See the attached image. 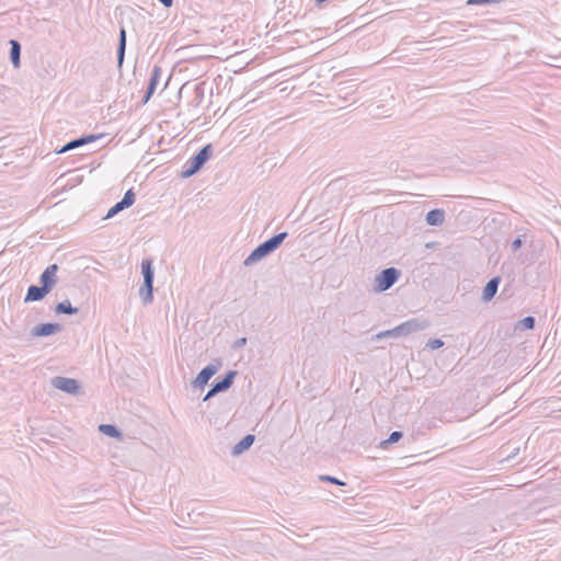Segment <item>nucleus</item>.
Returning a JSON list of instances; mask_svg holds the SVG:
<instances>
[{
	"instance_id": "obj_1",
	"label": "nucleus",
	"mask_w": 561,
	"mask_h": 561,
	"mask_svg": "<svg viewBox=\"0 0 561 561\" xmlns=\"http://www.w3.org/2000/svg\"><path fill=\"white\" fill-rule=\"evenodd\" d=\"M288 233L286 231L279 232L264 242L260 243L252 252L247 256L243 261L244 266H251L264 257L268 256L276 249L280 247L284 240L287 238Z\"/></svg>"
},
{
	"instance_id": "obj_2",
	"label": "nucleus",
	"mask_w": 561,
	"mask_h": 561,
	"mask_svg": "<svg viewBox=\"0 0 561 561\" xmlns=\"http://www.w3.org/2000/svg\"><path fill=\"white\" fill-rule=\"evenodd\" d=\"M141 274L144 277V283L139 288V297L144 305H149L153 301L154 268L152 259H142Z\"/></svg>"
},
{
	"instance_id": "obj_3",
	"label": "nucleus",
	"mask_w": 561,
	"mask_h": 561,
	"mask_svg": "<svg viewBox=\"0 0 561 561\" xmlns=\"http://www.w3.org/2000/svg\"><path fill=\"white\" fill-rule=\"evenodd\" d=\"M213 153V147L210 144L204 146L196 154L191 157L185 164L183 165V170L180 173L182 179H188L196 174L204 164L209 160Z\"/></svg>"
},
{
	"instance_id": "obj_4",
	"label": "nucleus",
	"mask_w": 561,
	"mask_h": 561,
	"mask_svg": "<svg viewBox=\"0 0 561 561\" xmlns=\"http://www.w3.org/2000/svg\"><path fill=\"white\" fill-rule=\"evenodd\" d=\"M400 275H401V272L396 267H388V268L382 270L376 276L375 290L377 293H382V291L390 289L397 283Z\"/></svg>"
},
{
	"instance_id": "obj_5",
	"label": "nucleus",
	"mask_w": 561,
	"mask_h": 561,
	"mask_svg": "<svg viewBox=\"0 0 561 561\" xmlns=\"http://www.w3.org/2000/svg\"><path fill=\"white\" fill-rule=\"evenodd\" d=\"M221 363L216 362L215 364H208L205 366L196 376V378L192 381V386L194 388L203 389L210 378L218 371L220 368Z\"/></svg>"
},
{
	"instance_id": "obj_6",
	"label": "nucleus",
	"mask_w": 561,
	"mask_h": 561,
	"mask_svg": "<svg viewBox=\"0 0 561 561\" xmlns=\"http://www.w3.org/2000/svg\"><path fill=\"white\" fill-rule=\"evenodd\" d=\"M51 385L64 392L76 394L79 391L80 385L78 380L61 376H56L51 379Z\"/></svg>"
},
{
	"instance_id": "obj_7",
	"label": "nucleus",
	"mask_w": 561,
	"mask_h": 561,
	"mask_svg": "<svg viewBox=\"0 0 561 561\" xmlns=\"http://www.w3.org/2000/svg\"><path fill=\"white\" fill-rule=\"evenodd\" d=\"M427 327L425 321L419 319L408 320L396 327V333L399 336H405L413 332L422 331Z\"/></svg>"
},
{
	"instance_id": "obj_8",
	"label": "nucleus",
	"mask_w": 561,
	"mask_h": 561,
	"mask_svg": "<svg viewBox=\"0 0 561 561\" xmlns=\"http://www.w3.org/2000/svg\"><path fill=\"white\" fill-rule=\"evenodd\" d=\"M62 330V325L59 323L46 322L35 325L31 330V335L34 337H45L59 333Z\"/></svg>"
},
{
	"instance_id": "obj_9",
	"label": "nucleus",
	"mask_w": 561,
	"mask_h": 561,
	"mask_svg": "<svg viewBox=\"0 0 561 561\" xmlns=\"http://www.w3.org/2000/svg\"><path fill=\"white\" fill-rule=\"evenodd\" d=\"M161 75H162L161 67L158 65H154L152 68L150 78H149L146 93L144 95V100H142L144 103H147L151 99V96L154 94L157 87L160 82Z\"/></svg>"
},
{
	"instance_id": "obj_10",
	"label": "nucleus",
	"mask_w": 561,
	"mask_h": 561,
	"mask_svg": "<svg viewBox=\"0 0 561 561\" xmlns=\"http://www.w3.org/2000/svg\"><path fill=\"white\" fill-rule=\"evenodd\" d=\"M58 265L51 264L45 268L39 276L41 285H43L48 291H51L57 283Z\"/></svg>"
},
{
	"instance_id": "obj_11",
	"label": "nucleus",
	"mask_w": 561,
	"mask_h": 561,
	"mask_svg": "<svg viewBox=\"0 0 561 561\" xmlns=\"http://www.w3.org/2000/svg\"><path fill=\"white\" fill-rule=\"evenodd\" d=\"M101 137H102V135H93V134L83 135V136H81L79 138L72 139L69 142H67L65 146L61 147V149L58 152L59 153H64V152H67L69 150L82 147L84 145L94 142L95 140H98Z\"/></svg>"
},
{
	"instance_id": "obj_12",
	"label": "nucleus",
	"mask_w": 561,
	"mask_h": 561,
	"mask_svg": "<svg viewBox=\"0 0 561 561\" xmlns=\"http://www.w3.org/2000/svg\"><path fill=\"white\" fill-rule=\"evenodd\" d=\"M237 376L236 370H229L226 373V375L220 379L216 380L211 383V387L214 388V392H224L227 391L233 383L234 377Z\"/></svg>"
},
{
	"instance_id": "obj_13",
	"label": "nucleus",
	"mask_w": 561,
	"mask_h": 561,
	"mask_svg": "<svg viewBox=\"0 0 561 561\" xmlns=\"http://www.w3.org/2000/svg\"><path fill=\"white\" fill-rule=\"evenodd\" d=\"M500 283H501L500 276L492 277L486 283V285L484 286L483 291H482V300L483 301L488 302L494 298V296L497 293Z\"/></svg>"
},
{
	"instance_id": "obj_14",
	"label": "nucleus",
	"mask_w": 561,
	"mask_h": 561,
	"mask_svg": "<svg viewBox=\"0 0 561 561\" xmlns=\"http://www.w3.org/2000/svg\"><path fill=\"white\" fill-rule=\"evenodd\" d=\"M49 293L50 291H48L43 285H41V286L31 285L27 288V293L24 298V302L39 301Z\"/></svg>"
},
{
	"instance_id": "obj_15",
	"label": "nucleus",
	"mask_w": 561,
	"mask_h": 561,
	"mask_svg": "<svg viewBox=\"0 0 561 561\" xmlns=\"http://www.w3.org/2000/svg\"><path fill=\"white\" fill-rule=\"evenodd\" d=\"M127 44V33L124 26L119 28L118 45H117V67L121 69L124 64Z\"/></svg>"
},
{
	"instance_id": "obj_16",
	"label": "nucleus",
	"mask_w": 561,
	"mask_h": 561,
	"mask_svg": "<svg viewBox=\"0 0 561 561\" xmlns=\"http://www.w3.org/2000/svg\"><path fill=\"white\" fill-rule=\"evenodd\" d=\"M255 436L253 434L245 435L239 443H237L231 450L232 456H240L253 445Z\"/></svg>"
},
{
	"instance_id": "obj_17",
	"label": "nucleus",
	"mask_w": 561,
	"mask_h": 561,
	"mask_svg": "<svg viewBox=\"0 0 561 561\" xmlns=\"http://www.w3.org/2000/svg\"><path fill=\"white\" fill-rule=\"evenodd\" d=\"M445 220V211L439 208L430 210L426 214L425 221L428 226H440Z\"/></svg>"
},
{
	"instance_id": "obj_18",
	"label": "nucleus",
	"mask_w": 561,
	"mask_h": 561,
	"mask_svg": "<svg viewBox=\"0 0 561 561\" xmlns=\"http://www.w3.org/2000/svg\"><path fill=\"white\" fill-rule=\"evenodd\" d=\"M10 60L18 68L21 64V44L16 39H10Z\"/></svg>"
},
{
	"instance_id": "obj_19",
	"label": "nucleus",
	"mask_w": 561,
	"mask_h": 561,
	"mask_svg": "<svg viewBox=\"0 0 561 561\" xmlns=\"http://www.w3.org/2000/svg\"><path fill=\"white\" fill-rule=\"evenodd\" d=\"M55 312L58 314H76L78 308L72 307L68 299L60 301L55 307Z\"/></svg>"
},
{
	"instance_id": "obj_20",
	"label": "nucleus",
	"mask_w": 561,
	"mask_h": 561,
	"mask_svg": "<svg viewBox=\"0 0 561 561\" xmlns=\"http://www.w3.org/2000/svg\"><path fill=\"white\" fill-rule=\"evenodd\" d=\"M99 431L113 438H121L122 436L119 428L114 424H101Z\"/></svg>"
},
{
	"instance_id": "obj_21",
	"label": "nucleus",
	"mask_w": 561,
	"mask_h": 561,
	"mask_svg": "<svg viewBox=\"0 0 561 561\" xmlns=\"http://www.w3.org/2000/svg\"><path fill=\"white\" fill-rule=\"evenodd\" d=\"M536 324V319L533 316H527L518 321L516 329L519 330H533Z\"/></svg>"
},
{
	"instance_id": "obj_22",
	"label": "nucleus",
	"mask_w": 561,
	"mask_h": 561,
	"mask_svg": "<svg viewBox=\"0 0 561 561\" xmlns=\"http://www.w3.org/2000/svg\"><path fill=\"white\" fill-rule=\"evenodd\" d=\"M135 201H136V195H135V193H134L133 188H130V190H128V191L124 194L123 198L121 199V203H123V205H124L126 208H128V207H130V206H133V205H134Z\"/></svg>"
},
{
	"instance_id": "obj_23",
	"label": "nucleus",
	"mask_w": 561,
	"mask_h": 561,
	"mask_svg": "<svg viewBox=\"0 0 561 561\" xmlns=\"http://www.w3.org/2000/svg\"><path fill=\"white\" fill-rule=\"evenodd\" d=\"M403 437V433L400 431H393L388 439L383 440L381 443V447H386L388 444H394L398 443Z\"/></svg>"
},
{
	"instance_id": "obj_24",
	"label": "nucleus",
	"mask_w": 561,
	"mask_h": 561,
	"mask_svg": "<svg viewBox=\"0 0 561 561\" xmlns=\"http://www.w3.org/2000/svg\"><path fill=\"white\" fill-rule=\"evenodd\" d=\"M126 209V207L123 205V203L117 202L114 206H112L108 211H107V215L105 216L106 219L108 218H112L114 217L115 215H117L119 211Z\"/></svg>"
},
{
	"instance_id": "obj_25",
	"label": "nucleus",
	"mask_w": 561,
	"mask_h": 561,
	"mask_svg": "<svg viewBox=\"0 0 561 561\" xmlns=\"http://www.w3.org/2000/svg\"><path fill=\"white\" fill-rule=\"evenodd\" d=\"M319 480L323 481V482H330V483L341 485V486L345 485V482L341 481L340 479H337L333 476H329V474L319 476Z\"/></svg>"
},
{
	"instance_id": "obj_26",
	"label": "nucleus",
	"mask_w": 561,
	"mask_h": 561,
	"mask_svg": "<svg viewBox=\"0 0 561 561\" xmlns=\"http://www.w3.org/2000/svg\"><path fill=\"white\" fill-rule=\"evenodd\" d=\"M385 337H398L397 333H396V328L391 329V330H386V331H382V332H379L378 334L375 335V340H382Z\"/></svg>"
},
{
	"instance_id": "obj_27",
	"label": "nucleus",
	"mask_w": 561,
	"mask_h": 561,
	"mask_svg": "<svg viewBox=\"0 0 561 561\" xmlns=\"http://www.w3.org/2000/svg\"><path fill=\"white\" fill-rule=\"evenodd\" d=\"M444 345V342L440 339H431L428 340L426 347L431 350H438Z\"/></svg>"
},
{
	"instance_id": "obj_28",
	"label": "nucleus",
	"mask_w": 561,
	"mask_h": 561,
	"mask_svg": "<svg viewBox=\"0 0 561 561\" xmlns=\"http://www.w3.org/2000/svg\"><path fill=\"white\" fill-rule=\"evenodd\" d=\"M523 236H518L515 240H513L512 244H511V248H512V251L513 252H516L517 250H519L523 245Z\"/></svg>"
},
{
	"instance_id": "obj_29",
	"label": "nucleus",
	"mask_w": 561,
	"mask_h": 561,
	"mask_svg": "<svg viewBox=\"0 0 561 561\" xmlns=\"http://www.w3.org/2000/svg\"><path fill=\"white\" fill-rule=\"evenodd\" d=\"M497 0H468L467 5H474V4H492L496 3Z\"/></svg>"
},
{
	"instance_id": "obj_30",
	"label": "nucleus",
	"mask_w": 561,
	"mask_h": 561,
	"mask_svg": "<svg viewBox=\"0 0 561 561\" xmlns=\"http://www.w3.org/2000/svg\"><path fill=\"white\" fill-rule=\"evenodd\" d=\"M247 344V339L245 337H240L238 339L234 344H233V347L234 348H240L242 346H244Z\"/></svg>"
},
{
	"instance_id": "obj_31",
	"label": "nucleus",
	"mask_w": 561,
	"mask_h": 561,
	"mask_svg": "<svg viewBox=\"0 0 561 561\" xmlns=\"http://www.w3.org/2000/svg\"><path fill=\"white\" fill-rule=\"evenodd\" d=\"M217 393L218 392H214V388L210 387V389L208 390V392L204 397L203 401H207L208 399H210L211 397L216 396Z\"/></svg>"
},
{
	"instance_id": "obj_32",
	"label": "nucleus",
	"mask_w": 561,
	"mask_h": 561,
	"mask_svg": "<svg viewBox=\"0 0 561 561\" xmlns=\"http://www.w3.org/2000/svg\"><path fill=\"white\" fill-rule=\"evenodd\" d=\"M165 8H170L173 4V0H159Z\"/></svg>"
},
{
	"instance_id": "obj_33",
	"label": "nucleus",
	"mask_w": 561,
	"mask_h": 561,
	"mask_svg": "<svg viewBox=\"0 0 561 561\" xmlns=\"http://www.w3.org/2000/svg\"><path fill=\"white\" fill-rule=\"evenodd\" d=\"M1 496H2V501H1V503L5 504V503H7V495H5V494H2Z\"/></svg>"
}]
</instances>
